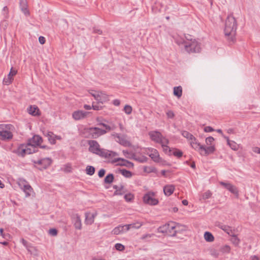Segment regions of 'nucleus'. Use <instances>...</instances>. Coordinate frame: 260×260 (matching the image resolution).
<instances>
[{"label":"nucleus","instance_id":"obj_35","mask_svg":"<svg viewBox=\"0 0 260 260\" xmlns=\"http://www.w3.org/2000/svg\"><path fill=\"white\" fill-rule=\"evenodd\" d=\"M142 225V223H132L129 224H125V230L128 231L131 228L139 229Z\"/></svg>","mask_w":260,"mask_h":260},{"label":"nucleus","instance_id":"obj_52","mask_svg":"<svg viewBox=\"0 0 260 260\" xmlns=\"http://www.w3.org/2000/svg\"><path fill=\"white\" fill-rule=\"evenodd\" d=\"M115 248L119 251H123L125 249L124 246L120 243H116L115 245Z\"/></svg>","mask_w":260,"mask_h":260},{"label":"nucleus","instance_id":"obj_60","mask_svg":"<svg viewBox=\"0 0 260 260\" xmlns=\"http://www.w3.org/2000/svg\"><path fill=\"white\" fill-rule=\"evenodd\" d=\"M39 41L40 43L42 45L45 44V43L46 42L45 38L42 36H40L39 38Z\"/></svg>","mask_w":260,"mask_h":260},{"label":"nucleus","instance_id":"obj_17","mask_svg":"<svg viewBox=\"0 0 260 260\" xmlns=\"http://www.w3.org/2000/svg\"><path fill=\"white\" fill-rule=\"evenodd\" d=\"M96 215V213L91 214L90 212H86L85 213V223L88 225L92 224L94 222V218Z\"/></svg>","mask_w":260,"mask_h":260},{"label":"nucleus","instance_id":"obj_8","mask_svg":"<svg viewBox=\"0 0 260 260\" xmlns=\"http://www.w3.org/2000/svg\"><path fill=\"white\" fill-rule=\"evenodd\" d=\"M87 143L89 146V151L90 152L100 155L103 149L100 148V146L96 141L88 140Z\"/></svg>","mask_w":260,"mask_h":260},{"label":"nucleus","instance_id":"obj_31","mask_svg":"<svg viewBox=\"0 0 260 260\" xmlns=\"http://www.w3.org/2000/svg\"><path fill=\"white\" fill-rule=\"evenodd\" d=\"M149 156L155 162H158L160 159L159 155L156 149L152 150V153L149 154Z\"/></svg>","mask_w":260,"mask_h":260},{"label":"nucleus","instance_id":"obj_22","mask_svg":"<svg viewBox=\"0 0 260 260\" xmlns=\"http://www.w3.org/2000/svg\"><path fill=\"white\" fill-rule=\"evenodd\" d=\"M191 147L196 150H198L200 153H201L204 145H201L200 143L198 142L195 137L190 142Z\"/></svg>","mask_w":260,"mask_h":260},{"label":"nucleus","instance_id":"obj_36","mask_svg":"<svg viewBox=\"0 0 260 260\" xmlns=\"http://www.w3.org/2000/svg\"><path fill=\"white\" fill-rule=\"evenodd\" d=\"M204 238L206 241L209 242H213L214 240L213 235L209 232H206L205 233Z\"/></svg>","mask_w":260,"mask_h":260},{"label":"nucleus","instance_id":"obj_38","mask_svg":"<svg viewBox=\"0 0 260 260\" xmlns=\"http://www.w3.org/2000/svg\"><path fill=\"white\" fill-rule=\"evenodd\" d=\"M229 191H230L232 193L234 194L237 198H239V190L236 186L233 185L230 187Z\"/></svg>","mask_w":260,"mask_h":260},{"label":"nucleus","instance_id":"obj_44","mask_svg":"<svg viewBox=\"0 0 260 260\" xmlns=\"http://www.w3.org/2000/svg\"><path fill=\"white\" fill-rule=\"evenodd\" d=\"M182 135L184 137L190 140V141L192 140V139L194 138V137L192 134L189 133L188 132L185 131H182Z\"/></svg>","mask_w":260,"mask_h":260},{"label":"nucleus","instance_id":"obj_30","mask_svg":"<svg viewBox=\"0 0 260 260\" xmlns=\"http://www.w3.org/2000/svg\"><path fill=\"white\" fill-rule=\"evenodd\" d=\"M96 121L98 122V125H100V126H103V127H104L105 128V130L107 132H109L111 130H113L115 128V126L113 124L112 125H107L103 122H102L100 120L99 118H98L96 119Z\"/></svg>","mask_w":260,"mask_h":260},{"label":"nucleus","instance_id":"obj_18","mask_svg":"<svg viewBox=\"0 0 260 260\" xmlns=\"http://www.w3.org/2000/svg\"><path fill=\"white\" fill-rule=\"evenodd\" d=\"M117 155H118L117 153L115 152H113L112 151H109V150H107L103 149V150L102 151L100 156H102V157H104L106 158L110 159V158H113L114 157H115V156H116Z\"/></svg>","mask_w":260,"mask_h":260},{"label":"nucleus","instance_id":"obj_19","mask_svg":"<svg viewBox=\"0 0 260 260\" xmlns=\"http://www.w3.org/2000/svg\"><path fill=\"white\" fill-rule=\"evenodd\" d=\"M175 230V236H177L178 234H182L184 232L187 231L188 227L185 225L181 224L180 223L176 222Z\"/></svg>","mask_w":260,"mask_h":260},{"label":"nucleus","instance_id":"obj_23","mask_svg":"<svg viewBox=\"0 0 260 260\" xmlns=\"http://www.w3.org/2000/svg\"><path fill=\"white\" fill-rule=\"evenodd\" d=\"M28 113L34 116L40 115V110L38 107L35 105L30 106L27 109Z\"/></svg>","mask_w":260,"mask_h":260},{"label":"nucleus","instance_id":"obj_29","mask_svg":"<svg viewBox=\"0 0 260 260\" xmlns=\"http://www.w3.org/2000/svg\"><path fill=\"white\" fill-rule=\"evenodd\" d=\"M96 121L98 122V125H100V126H103V127H104L105 128V130L107 132H109L111 130H113L115 128V126L113 124L112 125H107L103 122H102L100 120L99 118H98L96 119Z\"/></svg>","mask_w":260,"mask_h":260},{"label":"nucleus","instance_id":"obj_64","mask_svg":"<svg viewBox=\"0 0 260 260\" xmlns=\"http://www.w3.org/2000/svg\"><path fill=\"white\" fill-rule=\"evenodd\" d=\"M113 104L115 106H119L120 105V101L119 100L116 99V100H114L113 101Z\"/></svg>","mask_w":260,"mask_h":260},{"label":"nucleus","instance_id":"obj_59","mask_svg":"<svg viewBox=\"0 0 260 260\" xmlns=\"http://www.w3.org/2000/svg\"><path fill=\"white\" fill-rule=\"evenodd\" d=\"M166 114L168 117L169 118H173L174 117V112L171 110L168 111Z\"/></svg>","mask_w":260,"mask_h":260},{"label":"nucleus","instance_id":"obj_61","mask_svg":"<svg viewBox=\"0 0 260 260\" xmlns=\"http://www.w3.org/2000/svg\"><path fill=\"white\" fill-rule=\"evenodd\" d=\"M90 94L94 98L95 100H98V98H99L100 93L96 91H94V93L90 92Z\"/></svg>","mask_w":260,"mask_h":260},{"label":"nucleus","instance_id":"obj_21","mask_svg":"<svg viewBox=\"0 0 260 260\" xmlns=\"http://www.w3.org/2000/svg\"><path fill=\"white\" fill-rule=\"evenodd\" d=\"M215 150L214 145L205 147L203 146L201 154L202 155L207 156L210 154L213 153Z\"/></svg>","mask_w":260,"mask_h":260},{"label":"nucleus","instance_id":"obj_48","mask_svg":"<svg viewBox=\"0 0 260 260\" xmlns=\"http://www.w3.org/2000/svg\"><path fill=\"white\" fill-rule=\"evenodd\" d=\"M219 184L228 190L230 189V187L233 185V184L230 183L225 182L223 181L219 182Z\"/></svg>","mask_w":260,"mask_h":260},{"label":"nucleus","instance_id":"obj_27","mask_svg":"<svg viewBox=\"0 0 260 260\" xmlns=\"http://www.w3.org/2000/svg\"><path fill=\"white\" fill-rule=\"evenodd\" d=\"M124 232H127L125 230V225H120L118 226L115 227L112 231V234L114 235H119Z\"/></svg>","mask_w":260,"mask_h":260},{"label":"nucleus","instance_id":"obj_11","mask_svg":"<svg viewBox=\"0 0 260 260\" xmlns=\"http://www.w3.org/2000/svg\"><path fill=\"white\" fill-rule=\"evenodd\" d=\"M113 136L116 138V142H118L120 145L129 147L131 146V142L127 139V136L126 135H120L118 134H113Z\"/></svg>","mask_w":260,"mask_h":260},{"label":"nucleus","instance_id":"obj_9","mask_svg":"<svg viewBox=\"0 0 260 260\" xmlns=\"http://www.w3.org/2000/svg\"><path fill=\"white\" fill-rule=\"evenodd\" d=\"M33 162L34 164L38 165V169L43 170L47 169L51 165L52 160L50 158H45L37 161L34 160Z\"/></svg>","mask_w":260,"mask_h":260},{"label":"nucleus","instance_id":"obj_37","mask_svg":"<svg viewBox=\"0 0 260 260\" xmlns=\"http://www.w3.org/2000/svg\"><path fill=\"white\" fill-rule=\"evenodd\" d=\"M230 240L236 246H238L240 242V240L237 237V236L235 234L231 235Z\"/></svg>","mask_w":260,"mask_h":260},{"label":"nucleus","instance_id":"obj_3","mask_svg":"<svg viewBox=\"0 0 260 260\" xmlns=\"http://www.w3.org/2000/svg\"><path fill=\"white\" fill-rule=\"evenodd\" d=\"M42 142L43 139L41 137H40L39 135H35L32 138L29 139L28 140L27 143L28 144V146H29V147H33L34 148L35 152L37 151V147H39L40 148L43 149H50V148L47 146L45 145H42Z\"/></svg>","mask_w":260,"mask_h":260},{"label":"nucleus","instance_id":"obj_41","mask_svg":"<svg viewBox=\"0 0 260 260\" xmlns=\"http://www.w3.org/2000/svg\"><path fill=\"white\" fill-rule=\"evenodd\" d=\"M114 180V176L112 174H109L107 175L104 179V182L105 183L110 184Z\"/></svg>","mask_w":260,"mask_h":260},{"label":"nucleus","instance_id":"obj_12","mask_svg":"<svg viewBox=\"0 0 260 260\" xmlns=\"http://www.w3.org/2000/svg\"><path fill=\"white\" fill-rule=\"evenodd\" d=\"M17 71L12 67L7 77L4 78L3 84L7 85L10 84L14 80L13 77L17 74Z\"/></svg>","mask_w":260,"mask_h":260},{"label":"nucleus","instance_id":"obj_63","mask_svg":"<svg viewBox=\"0 0 260 260\" xmlns=\"http://www.w3.org/2000/svg\"><path fill=\"white\" fill-rule=\"evenodd\" d=\"M154 236V234H146V235H143L141 239H145L147 238H151V237Z\"/></svg>","mask_w":260,"mask_h":260},{"label":"nucleus","instance_id":"obj_32","mask_svg":"<svg viewBox=\"0 0 260 260\" xmlns=\"http://www.w3.org/2000/svg\"><path fill=\"white\" fill-rule=\"evenodd\" d=\"M173 94L178 98H180L182 94V88L181 86H179L174 87Z\"/></svg>","mask_w":260,"mask_h":260},{"label":"nucleus","instance_id":"obj_55","mask_svg":"<svg viewBox=\"0 0 260 260\" xmlns=\"http://www.w3.org/2000/svg\"><path fill=\"white\" fill-rule=\"evenodd\" d=\"M3 229L1 228L0 229V235L2 236L5 239H7V237H10V235L9 234H5L3 233Z\"/></svg>","mask_w":260,"mask_h":260},{"label":"nucleus","instance_id":"obj_33","mask_svg":"<svg viewBox=\"0 0 260 260\" xmlns=\"http://www.w3.org/2000/svg\"><path fill=\"white\" fill-rule=\"evenodd\" d=\"M46 136L48 138V141L51 144H55L56 143L55 136L52 132H48Z\"/></svg>","mask_w":260,"mask_h":260},{"label":"nucleus","instance_id":"obj_10","mask_svg":"<svg viewBox=\"0 0 260 260\" xmlns=\"http://www.w3.org/2000/svg\"><path fill=\"white\" fill-rule=\"evenodd\" d=\"M88 132L91 136V138L93 139H96L107 133V131L105 129H102L98 127H90Z\"/></svg>","mask_w":260,"mask_h":260},{"label":"nucleus","instance_id":"obj_47","mask_svg":"<svg viewBox=\"0 0 260 260\" xmlns=\"http://www.w3.org/2000/svg\"><path fill=\"white\" fill-rule=\"evenodd\" d=\"M124 198L126 202H131L134 199V196L131 193L125 194Z\"/></svg>","mask_w":260,"mask_h":260},{"label":"nucleus","instance_id":"obj_50","mask_svg":"<svg viewBox=\"0 0 260 260\" xmlns=\"http://www.w3.org/2000/svg\"><path fill=\"white\" fill-rule=\"evenodd\" d=\"M212 196V193L210 191L208 190L204 192L202 195V198L204 200L209 199Z\"/></svg>","mask_w":260,"mask_h":260},{"label":"nucleus","instance_id":"obj_7","mask_svg":"<svg viewBox=\"0 0 260 260\" xmlns=\"http://www.w3.org/2000/svg\"><path fill=\"white\" fill-rule=\"evenodd\" d=\"M155 193L152 191H149L144 194L143 200L144 203L154 206L158 203V200L155 197Z\"/></svg>","mask_w":260,"mask_h":260},{"label":"nucleus","instance_id":"obj_26","mask_svg":"<svg viewBox=\"0 0 260 260\" xmlns=\"http://www.w3.org/2000/svg\"><path fill=\"white\" fill-rule=\"evenodd\" d=\"M175 190V186L173 185H166L164 187V192L167 196H171Z\"/></svg>","mask_w":260,"mask_h":260},{"label":"nucleus","instance_id":"obj_34","mask_svg":"<svg viewBox=\"0 0 260 260\" xmlns=\"http://www.w3.org/2000/svg\"><path fill=\"white\" fill-rule=\"evenodd\" d=\"M224 138L226 140L228 144L230 146V147L234 150H236L238 149V145L234 141H231L229 140V137L224 136Z\"/></svg>","mask_w":260,"mask_h":260},{"label":"nucleus","instance_id":"obj_42","mask_svg":"<svg viewBox=\"0 0 260 260\" xmlns=\"http://www.w3.org/2000/svg\"><path fill=\"white\" fill-rule=\"evenodd\" d=\"M219 228L226 233L228 235H230L232 232L231 227L226 225H221Z\"/></svg>","mask_w":260,"mask_h":260},{"label":"nucleus","instance_id":"obj_43","mask_svg":"<svg viewBox=\"0 0 260 260\" xmlns=\"http://www.w3.org/2000/svg\"><path fill=\"white\" fill-rule=\"evenodd\" d=\"M95 172V168L91 166H87L86 168V173L89 175H92Z\"/></svg>","mask_w":260,"mask_h":260},{"label":"nucleus","instance_id":"obj_54","mask_svg":"<svg viewBox=\"0 0 260 260\" xmlns=\"http://www.w3.org/2000/svg\"><path fill=\"white\" fill-rule=\"evenodd\" d=\"M214 141V139L212 137H209L206 139V143L207 145H211Z\"/></svg>","mask_w":260,"mask_h":260},{"label":"nucleus","instance_id":"obj_2","mask_svg":"<svg viewBox=\"0 0 260 260\" xmlns=\"http://www.w3.org/2000/svg\"><path fill=\"white\" fill-rule=\"evenodd\" d=\"M14 126L11 124H0V137L2 140H9L12 139V131Z\"/></svg>","mask_w":260,"mask_h":260},{"label":"nucleus","instance_id":"obj_46","mask_svg":"<svg viewBox=\"0 0 260 260\" xmlns=\"http://www.w3.org/2000/svg\"><path fill=\"white\" fill-rule=\"evenodd\" d=\"M107 100V96L106 94L101 93L99 94V98L98 100H96L99 103L103 104Z\"/></svg>","mask_w":260,"mask_h":260},{"label":"nucleus","instance_id":"obj_39","mask_svg":"<svg viewBox=\"0 0 260 260\" xmlns=\"http://www.w3.org/2000/svg\"><path fill=\"white\" fill-rule=\"evenodd\" d=\"M163 148L164 151L168 155H172V150L171 148L168 147L167 145L168 144L166 143H161L160 144Z\"/></svg>","mask_w":260,"mask_h":260},{"label":"nucleus","instance_id":"obj_49","mask_svg":"<svg viewBox=\"0 0 260 260\" xmlns=\"http://www.w3.org/2000/svg\"><path fill=\"white\" fill-rule=\"evenodd\" d=\"M123 110L126 114L129 115L132 112V108L131 106L126 105L124 106Z\"/></svg>","mask_w":260,"mask_h":260},{"label":"nucleus","instance_id":"obj_40","mask_svg":"<svg viewBox=\"0 0 260 260\" xmlns=\"http://www.w3.org/2000/svg\"><path fill=\"white\" fill-rule=\"evenodd\" d=\"M119 171L123 176L126 178H130L132 176V173L129 171L125 169H121L119 170Z\"/></svg>","mask_w":260,"mask_h":260},{"label":"nucleus","instance_id":"obj_6","mask_svg":"<svg viewBox=\"0 0 260 260\" xmlns=\"http://www.w3.org/2000/svg\"><path fill=\"white\" fill-rule=\"evenodd\" d=\"M149 136L152 141L157 143H169L168 139L163 137L162 134L158 131H151L149 133Z\"/></svg>","mask_w":260,"mask_h":260},{"label":"nucleus","instance_id":"obj_57","mask_svg":"<svg viewBox=\"0 0 260 260\" xmlns=\"http://www.w3.org/2000/svg\"><path fill=\"white\" fill-rule=\"evenodd\" d=\"M105 172H106V171L104 169H101L99 171V173H98L99 177L100 178H102V177H104V176L105 174Z\"/></svg>","mask_w":260,"mask_h":260},{"label":"nucleus","instance_id":"obj_15","mask_svg":"<svg viewBox=\"0 0 260 260\" xmlns=\"http://www.w3.org/2000/svg\"><path fill=\"white\" fill-rule=\"evenodd\" d=\"M88 112H85L82 110H78L74 111L72 114L73 118L76 120H79L85 118Z\"/></svg>","mask_w":260,"mask_h":260},{"label":"nucleus","instance_id":"obj_51","mask_svg":"<svg viewBox=\"0 0 260 260\" xmlns=\"http://www.w3.org/2000/svg\"><path fill=\"white\" fill-rule=\"evenodd\" d=\"M172 154L174 156H177L178 157H180L183 155V153L181 151L176 149L172 153Z\"/></svg>","mask_w":260,"mask_h":260},{"label":"nucleus","instance_id":"obj_5","mask_svg":"<svg viewBox=\"0 0 260 260\" xmlns=\"http://www.w3.org/2000/svg\"><path fill=\"white\" fill-rule=\"evenodd\" d=\"M13 152L16 153L18 155L23 157L26 154L35 153V150L33 147H29L28 144L26 143L20 144L16 150H14Z\"/></svg>","mask_w":260,"mask_h":260},{"label":"nucleus","instance_id":"obj_1","mask_svg":"<svg viewBox=\"0 0 260 260\" xmlns=\"http://www.w3.org/2000/svg\"><path fill=\"white\" fill-rule=\"evenodd\" d=\"M237 28L235 17H227L225 22L224 35L229 43H233L235 40Z\"/></svg>","mask_w":260,"mask_h":260},{"label":"nucleus","instance_id":"obj_13","mask_svg":"<svg viewBox=\"0 0 260 260\" xmlns=\"http://www.w3.org/2000/svg\"><path fill=\"white\" fill-rule=\"evenodd\" d=\"M19 185L21 188L23 189V191L25 193V196L28 197L30 196L31 192L32 191V188L31 186L27 183L25 180L19 183Z\"/></svg>","mask_w":260,"mask_h":260},{"label":"nucleus","instance_id":"obj_14","mask_svg":"<svg viewBox=\"0 0 260 260\" xmlns=\"http://www.w3.org/2000/svg\"><path fill=\"white\" fill-rule=\"evenodd\" d=\"M72 221L76 230L82 229V223L79 214H75L72 216Z\"/></svg>","mask_w":260,"mask_h":260},{"label":"nucleus","instance_id":"obj_16","mask_svg":"<svg viewBox=\"0 0 260 260\" xmlns=\"http://www.w3.org/2000/svg\"><path fill=\"white\" fill-rule=\"evenodd\" d=\"M112 162H118L117 165L123 166L126 167H129L131 165H133V163L124 159L121 158H114L112 160Z\"/></svg>","mask_w":260,"mask_h":260},{"label":"nucleus","instance_id":"obj_58","mask_svg":"<svg viewBox=\"0 0 260 260\" xmlns=\"http://www.w3.org/2000/svg\"><path fill=\"white\" fill-rule=\"evenodd\" d=\"M204 130L206 133L211 132L214 131V129L210 126H205L204 128Z\"/></svg>","mask_w":260,"mask_h":260},{"label":"nucleus","instance_id":"obj_24","mask_svg":"<svg viewBox=\"0 0 260 260\" xmlns=\"http://www.w3.org/2000/svg\"><path fill=\"white\" fill-rule=\"evenodd\" d=\"M175 225L176 222L173 221H170L167 223L168 233L173 237L175 236Z\"/></svg>","mask_w":260,"mask_h":260},{"label":"nucleus","instance_id":"obj_62","mask_svg":"<svg viewBox=\"0 0 260 260\" xmlns=\"http://www.w3.org/2000/svg\"><path fill=\"white\" fill-rule=\"evenodd\" d=\"M8 8H7V6H5L3 8L2 15H6L8 14Z\"/></svg>","mask_w":260,"mask_h":260},{"label":"nucleus","instance_id":"obj_53","mask_svg":"<svg viewBox=\"0 0 260 260\" xmlns=\"http://www.w3.org/2000/svg\"><path fill=\"white\" fill-rule=\"evenodd\" d=\"M49 234L52 236H56L57 235V230L55 229H51L49 230Z\"/></svg>","mask_w":260,"mask_h":260},{"label":"nucleus","instance_id":"obj_25","mask_svg":"<svg viewBox=\"0 0 260 260\" xmlns=\"http://www.w3.org/2000/svg\"><path fill=\"white\" fill-rule=\"evenodd\" d=\"M113 187L115 189L114 195H122L126 191V190L124 189V186L122 184H120L119 186L115 185Z\"/></svg>","mask_w":260,"mask_h":260},{"label":"nucleus","instance_id":"obj_28","mask_svg":"<svg viewBox=\"0 0 260 260\" xmlns=\"http://www.w3.org/2000/svg\"><path fill=\"white\" fill-rule=\"evenodd\" d=\"M96 121L98 122V125H100V126H103V127H104L105 128V130L107 132H109L111 130H113L115 128V126L113 124L112 125H107L103 122H102L100 120L99 118H98L96 119Z\"/></svg>","mask_w":260,"mask_h":260},{"label":"nucleus","instance_id":"obj_4","mask_svg":"<svg viewBox=\"0 0 260 260\" xmlns=\"http://www.w3.org/2000/svg\"><path fill=\"white\" fill-rule=\"evenodd\" d=\"M184 48L189 53H199L201 50L200 44L194 39L184 42Z\"/></svg>","mask_w":260,"mask_h":260},{"label":"nucleus","instance_id":"obj_45","mask_svg":"<svg viewBox=\"0 0 260 260\" xmlns=\"http://www.w3.org/2000/svg\"><path fill=\"white\" fill-rule=\"evenodd\" d=\"M168 227H167V223L163 225L162 226H159L157 229V231L158 233H168V230H167Z\"/></svg>","mask_w":260,"mask_h":260},{"label":"nucleus","instance_id":"obj_56","mask_svg":"<svg viewBox=\"0 0 260 260\" xmlns=\"http://www.w3.org/2000/svg\"><path fill=\"white\" fill-rule=\"evenodd\" d=\"M231 248L228 245H225L222 247L221 250L223 252H229L230 251Z\"/></svg>","mask_w":260,"mask_h":260},{"label":"nucleus","instance_id":"obj_20","mask_svg":"<svg viewBox=\"0 0 260 260\" xmlns=\"http://www.w3.org/2000/svg\"><path fill=\"white\" fill-rule=\"evenodd\" d=\"M19 5L23 14L24 15H29V12L27 9V3L26 0H19Z\"/></svg>","mask_w":260,"mask_h":260}]
</instances>
